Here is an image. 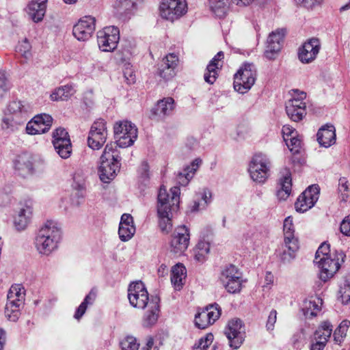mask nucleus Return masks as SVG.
<instances>
[{"label": "nucleus", "mask_w": 350, "mask_h": 350, "mask_svg": "<svg viewBox=\"0 0 350 350\" xmlns=\"http://www.w3.org/2000/svg\"><path fill=\"white\" fill-rule=\"evenodd\" d=\"M171 211H165L164 213H158L159 217V226L163 232H168L172 226L170 217Z\"/></svg>", "instance_id": "nucleus-39"}, {"label": "nucleus", "mask_w": 350, "mask_h": 350, "mask_svg": "<svg viewBox=\"0 0 350 350\" xmlns=\"http://www.w3.org/2000/svg\"><path fill=\"white\" fill-rule=\"evenodd\" d=\"M213 341V335L208 333L200 339L198 346H195L193 350H206V348L212 344Z\"/></svg>", "instance_id": "nucleus-49"}, {"label": "nucleus", "mask_w": 350, "mask_h": 350, "mask_svg": "<svg viewBox=\"0 0 350 350\" xmlns=\"http://www.w3.org/2000/svg\"><path fill=\"white\" fill-rule=\"evenodd\" d=\"M327 342L325 340H315L310 346V350H323Z\"/></svg>", "instance_id": "nucleus-64"}, {"label": "nucleus", "mask_w": 350, "mask_h": 350, "mask_svg": "<svg viewBox=\"0 0 350 350\" xmlns=\"http://www.w3.org/2000/svg\"><path fill=\"white\" fill-rule=\"evenodd\" d=\"M345 255L342 252L332 254L329 257H322L319 261L321 269L319 275L323 281H327L332 278L338 271Z\"/></svg>", "instance_id": "nucleus-4"}, {"label": "nucleus", "mask_w": 350, "mask_h": 350, "mask_svg": "<svg viewBox=\"0 0 350 350\" xmlns=\"http://www.w3.org/2000/svg\"><path fill=\"white\" fill-rule=\"evenodd\" d=\"M57 242L52 238L39 235L36 238V248L40 254L48 255L57 247Z\"/></svg>", "instance_id": "nucleus-24"}, {"label": "nucleus", "mask_w": 350, "mask_h": 350, "mask_svg": "<svg viewBox=\"0 0 350 350\" xmlns=\"http://www.w3.org/2000/svg\"><path fill=\"white\" fill-rule=\"evenodd\" d=\"M31 46L27 39H24L18 46V51L23 57L27 58L31 55Z\"/></svg>", "instance_id": "nucleus-51"}, {"label": "nucleus", "mask_w": 350, "mask_h": 350, "mask_svg": "<svg viewBox=\"0 0 350 350\" xmlns=\"http://www.w3.org/2000/svg\"><path fill=\"white\" fill-rule=\"evenodd\" d=\"M276 318H277L276 311L272 310L268 317L267 322L266 324V327L268 329H272L273 328L274 324L276 321Z\"/></svg>", "instance_id": "nucleus-63"}, {"label": "nucleus", "mask_w": 350, "mask_h": 350, "mask_svg": "<svg viewBox=\"0 0 350 350\" xmlns=\"http://www.w3.org/2000/svg\"><path fill=\"white\" fill-rule=\"evenodd\" d=\"M242 278L224 281L225 288L230 293H239L242 288Z\"/></svg>", "instance_id": "nucleus-43"}, {"label": "nucleus", "mask_w": 350, "mask_h": 350, "mask_svg": "<svg viewBox=\"0 0 350 350\" xmlns=\"http://www.w3.org/2000/svg\"><path fill=\"white\" fill-rule=\"evenodd\" d=\"M20 309L15 306L10 308V304L6 303L5 308V315L9 321H15L19 317Z\"/></svg>", "instance_id": "nucleus-47"}, {"label": "nucleus", "mask_w": 350, "mask_h": 350, "mask_svg": "<svg viewBox=\"0 0 350 350\" xmlns=\"http://www.w3.org/2000/svg\"><path fill=\"white\" fill-rule=\"evenodd\" d=\"M255 72L252 64H243L234 75V89L241 94L247 92L255 83Z\"/></svg>", "instance_id": "nucleus-3"}, {"label": "nucleus", "mask_w": 350, "mask_h": 350, "mask_svg": "<svg viewBox=\"0 0 350 350\" xmlns=\"http://www.w3.org/2000/svg\"><path fill=\"white\" fill-rule=\"evenodd\" d=\"M286 146L293 154H297L301 149V141L296 136H293L289 138V140H284Z\"/></svg>", "instance_id": "nucleus-46"}, {"label": "nucleus", "mask_w": 350, "mask_h": 350, "mask_svg": "<svg viewBox=\"0 0 350 350\" xmlns=\"http://www.w3.org/2000/svg\"><path fill=\"white\" fill-rule=\"evenodd\" d=\"M25 293L24 288L21 284H14L11 286L8 293V297L11 298L25 300Z\"/></svg>", "instance_id": "nucleus-44"}, {"label": "nucleus", "mask_w": 350, "mask_h": 350, "mask_svg": "<svg viewBox=\"0 0 350 350\" xmlns=\"http://www.w3.org/2000/svg\"><path fill=\"white\" fill-rule=\"evenodd\" d=\"M31 213V211L29 207L23 208L20 210L18 215V221L16 219L14 221V224L18 229H23L26 226Z\"/></svg>", "instance_id": "nucleus-38"}, {"label": "nucleus", "mask_w": 350, "mask_h": 350, "mask_svg": "<svg viewBox=\"0 0 350 350\" xmlns=\"http://www.w3.org/2000/svg\"><path fill=\"white\" fill-rule=\"evenodd\" d=\"M95 29V19L91 16H85L74 26L73 34L79 41L90 39Z\"/></svg>", "instance_id": "nucleus-14"}, {"label": "nucleus", "mask_w": 350, "mask_h": 350, "mask_svg": "<svg viewBox=\"0 0 350 350\" xmlns=\"http://www.w3.org/2000/svg\"><path fill=\"white\" fill-rule=\"evenodd\" d=\"M198 252L196 254V256L198 259L200 258V256H202L204 254H206L209 252V245L206 243H199L197 247Z\"/></svg>", "instance_id": "nucleus-59"}, {"label": "nucleus", "mask_w": 350, "mask_h": 350, "mask_svg": "<svg viewBox=\"0 0 350 350\" xmlns=\"http://www.w3.org/2000/svg\"><path fill=\"white\" fill-rule=\"evenodd\" d=\"M178 57L174 53H170L165 56V57L163 60V65L166 66H170L172 68L174 69L177 62H178Z\"/></svg>", "instance_id": "nucleus-55"}, {"label": "nucleus", "mask_w": 350, "mask_h": 350, "mask_svg": "<svg viewBox=\"0 0 350 350\" xmlns=\"http://www.w3.org/2000/svg\"><path fill=\"white\" fill-rule=\"evenodd\" d=\"M39 235L44 236L53 239L58 242L61 237L60 228L53 221H47L44 226L40 229Z\"/></svg>", "instance_id": "nucleus-27"}, {"label": "nucleus", "mask_w": 350, "mask_h": 350, "mask_svg": "<svg viewBox=\"0 0 350 350\" xmlns=\"http://www.w3.org/2000/svg\"><path fill=\"white\" fill-rule=\"evenodd\" d=\"M284 33L282 31H275L270 33L267 44L270 46H276V45L280 46V42L283 40Z\"/></svg>", "instance_id": "nucleus-45"}, {"label": "nucleus", "mask_w": 350, "mask_h": 350, "mask_svg": "<svg viewBox=\"0 0 350 350\" xmlns=\"http://www.w3.org/2000/svg\"><path fill=\"white\" fill-rule=\"evenodd\" d=\"M53 119L47 114L35 116L27 124L26 131L29 135H40L49 130Z\"/></svg>", "instance_id": "nucleus-13"}, {"label": "nucleus", "mask_w": 350, "mask_h": 350, "mask_svg": "<svg viewBox=\"0 0 350 350\" xmlns=\"http://www.w3.org/2000/svg\"><path fill=\"white\" fill-rule=\"evenodd\" d=\"M124 75L129 84H132L135 82L136 76L133 70L131 67H127L125 68Z\"/></svg>", "instance_id": "nucleus-60"}, {"label": "nucleus", "mask_w": 350, "mask_h": 350, "mask_svg": "<svg viewBox=\"0 0 350 350\" xmlns=\"http://www.w3.org/2000/svg\"><path fill=\"white\" fill-rule=\"evenodd\" d=\"M139 310H143L142 322L144 325L149 326L154 324L159 316V301L157 298H151V301L148 303L144 308H141Z\"/></svg>", "instance_id": "nucleus-18"}, {"label": "nucleus", "mask_w": 350, "mask_h": 350, "mask_svg": "<svg viewBox=\"0 0 350 350\" xmlns=\"http://www.w3.org/2000/svg\"><path fill=\"white\" fill-rule=\"evenodd\" d=\"M120 170L119 161L101 162L99 168L100 178L104 183L113 179Z\"/></svg>", "instance_id": "nucleus-21"}, {"label": "nucleus", "mask_w": 350, "mask_h": 350, "mask_svg": "<svg viewBox=\"0 0 350 350\" xmlns=\"http://www.w3.org/2000/svg\"><path fill=\"white\" fill-rule=\"evenodd\" d=\"M73 94V89L70 86H64L56 90L51 94V98L53 100H66Z\"/></svg>", "instance_id": "nucleus-34"}, {"label": "nucleus", "mask_w": 350, "mask_h": 350, "mask_svg": "<svg viewBox=\"0 0 350 350\" xmlns=\"http://www.w3.org/2000/svg\"><path fill=\"white\" fill-rule=\"evenodd\" d=\"M298 4L306 8H313L317 4L321 3L323 0H295Z\"/></svg>", "instance_id": "nucleus-62"}, {"label": "nucleus", "mask_w": 350, "mask_h": 350, "mask_svg": "<svg viewBox=\"0 0 350 350\" xmlns=\"http://www.w3.org/2000/svg\"><path fill=\"white\" fill-rule=\"evenodd\" d=\"M330 256H332V254H330V245L325 242L319 247L315 258L321 259L322 257H329Z\"/></svg>", "instance_id": "nucleus-52"}, {"label": "nucleus", "mask_w": 350, "mask_h": 350, "mask_svg": "<svg viewBox=\"0 0 350 350\" xmlns=\"http://www.w3.org/2000/svg\"><path fill=\"white\" fill-rule=\"evenodd\" d=\"M282 134L284 140H289V138L296 135L295 129L288 124L283 126Z\"/></svg>", "instance_id": "nucleus-61"}, {"label": "nucleus", "mask_w": 350, "mask_h": 350, "mask_svg": "<svg viewBox=\"0 0 350 350\" xmlns=\"http://www.w3.org/2000/svg\"><path fill=\"white\" fill-rule=\"evenodd\" d=\"M174 99L168 97L159 100L153 109L157 116H165L174 109Z\"/></svg>", "instance_id": "nucleus-31"}, {"label": "nucleus", "mask_w": 350, "mask_h": 350, "mask_svg": "<svg viewBox=\"0 0 350 350\" xmlns=\"http://www.w3.org/2000/svg\"><path fill=\"white\" fill-rule=\"evenodd\" d=\"M280 50V46L276 45V46H274L267 44L266 50L265 52V56L270 59H274Z\"/></svg>", "instance_id": "nucleus-58"}, {"label": "nucleus", "mask_w": 350, "mask_h": 350, "mask_svg": "<svg viewBox=\"0 0 350 350\" xmlns=\"http://www.w3.org/2000/svg\"><path fill=\"white\" fill-rule=\"evenodd\" d=\"M186 276V268L182 263H177L172 267L171 282L174 288L180 290L183 287Z\"/></svg>", "instance_id": "nucleus-23"}, {"label": "nucleus", "mask_w": 350, "mask_h": 350, "mask_svg": "<svg viewBox=\"0 0 350 350\" xmlns=\"http://www.w3.org/2000/svg\"><path fill=\"white\" fill-rule=\"evenodd\" d=\"M188 11L186 0H161L159 5L161 17L169 22L174 23L185 16Z\"/></svg>", "instance_id": "nucleus-1"}, {"label": "nucleus", "mask_w": 350, "mask_h": 350, "mask_svg": "<svg viewBox=\"0 0 350 350\" xmlns=\"http://www.w3.org/2000/svg\"><path fill=\"white\" fill-rule=\"evenodd\" d=\"M172 196L169 198L165 188L161 187L158 194L157 213L171 211L172 209L177 208L179 204L180 191L178 187H174L170 190Z\"/></svg>", "instance_id": "nucleus-10"}, {"label": "nucleus", "mask_w": 350, "mask_h": 350, "mask_svg": "<svg viewBox=\"0 0 350 350\" xmlns=\"http://www.w3.org/2000/svg\"><path fill=\"white\" fill-rule=\"evenodd\" d=\"M38 1H31L28 8V13L34 22H39L42 20L46 10V0H39Z\"/></svg>", "instance_id": "nucleus-25"}, {"label": "nucleus", "mask_w": 350, "mask_h": 350, "mask_svg": "<svg viewBox=\"0 0 350 350\" xmlns=\"http://www.w3.org/2000/svg\"><path fill=\"white\" fill-rule=\"evenodd\" d=\"M242 274L234 265H230L222 271L223 282L242 278Z\"/></svg>", "instance_id": "nucleus-37"}, {"label": "nucleus", "mask_w": 350, "mask_h": 350, "mask_svg": "<svg viewBox=\"0 0 350 350\" xmlns=\"http://www.w3.org/2000/svg\"><path fill=\"white\" fill-rule=\"evenodd\" d=\"M144 0H118L117 4L120 8H122L126 10L135 9L137 5L143 3Z\"/></svg>", "instance_id": "nucleus-48"}, {"label": "nucleus", "mask_w": 350, "mask_h": 350, "mask_svg": "<svg viewBox=\"0 0 350 350\" xmlns=\"http://www.w3.org/2000/svg\"><path fill=\"white\" fill-rule=\"evenodd\" d=\"M210 8L214 14L219 18L224 17L230 6L229 0H209Z\"/></svg>", "instance_id": "nucleus-28"}, {"label": "nucleus", "mask_w": 350, "mask_h": 350, "mask_svg": "<svg viewBox=\"0 0 350 350\" xmlns=\"http://www.w3.org/2000/svg\"><path fill=\"white\" fill-rule=\"evenodd\" d=\"M14 167L25 176L33 172L31 158L27 155L19 156L14 161Z\"/></svg>", "instance_id": "nucleus-29"}, {"label": "nucleus", "mask_w": 350, "mask_h": 350, "mask_svg": "<svg viewBox=\"0 0 350 350\" xmlns=\"http://www.w3.org/2000/svg\"><path fill=\"white\" fill-rule=\"evenodd\" d=\"M189 239L188 229L185 226H179L171 241V252L174 254H183L189 246Z\"/></svg>", "instance_id": "nucleus-15"}, {"label": "nucleus", "mask_w": 350, "mask_h": 350, "mask_svg": "<svg viewBox=\"0 0 350 350\" xmlns=\"http://www.w3.org/2000/svg\"><path fill=\"white\" fill-rule=\"evenodd\" d=\"M320 42L317 38H312L304 42L299 49L298 57L303 63H310L314 60L319 53Z\"/></svg>", "instance_id": "nucleus-17"}, {"label": "nucleus", "mask_w": 350, "mask_h": 350, "mask_svg": "<svg viewBox=\"0 0 350 350\" xmlns=\"http://www.w3.org/2000/svg\"><path fill=\"white\" fill-rule=\"evenodd\" d=\"M332 332V325L327 321L323 322L314 333V339L325 340V342H327Z\"/></svg>", "instance_id": "nucleus-33"}, {"label": "nucleus", "mask_w": 350, "mask_h": 350, "mask_svg": "<svg viewBox=\"0 0 350 350\" xmlns=\"http://www.w3.org/2000/svg\"><path fill=\"white\" fill-rule=\"evenodd\" d=\"M319 193L320 189L318 185L309 186L297 199L295 203L296 211L304 213L312 208L317 202Z\"/></svg>", "instance_id": "nucleus-9"}, {"label": "nucleus", "mask_w": 350, "mask_h": 350, "mask_svg": "<svg viewBox=\"0 0 350 350\" xmlns=\"http://www.w3.org/2000/svg\"><path fill=\"white\" fill-rule=\"evenodd\" d=\"M119 39V30L113 26L106 27L98 32V46L104 52L113 51L117 47Z\"/></svg>", "instance_id": "nucleus-7"}, {"label": "nucleus", "mask_w": 350, "mask_h": 350, "mask_svg": "<svg viewBox=\"0 0 350 350\" xmlns=\"http://www.w3.org/2000/svg\"><path fill=\"white\" fill-rule=\"evenodd\" d=\"M122 350H138L139 343L136 338L132 336H127L120 342Z\"/></svg>", "instance_id": "nucleus-40"}, {"label": "nucleus", "mask_w": 350, "mask_h": 350, "mask_svg": "<svg viewBox=\"0 0 350 350\" xmlns=\"http://www.w3.org/2000/svg\"><path fill=\"white\" fill-rule=\"evenodd\" d=\"M340 230L342 234L350 237V215L343 219L340 224Z\"/></svg>", "instance_id": "nucleus-57"}, {"label": "nucleus", "mask_w": 350, "mask_h": 350, "mask_svg": "<svg viewBox=\"0 0 350 350\" xmlns=\"http://www.w3.org/2000/svg\"><path fill=\"white\" fill-rule=\"evenodd\" d=\"M195 323L196 325L200 329H205L211 325V323L210 322L208 315L204 310L196 315Z\"/></svg>", "instance_id": "nucleus-41"}, {"label": "nucleus", "mask_w": 350, "mask_h": 350, "mask_svg": "<svg viewBox=\"0 0 350 350\" xmlns=\"http://www.w3.org/2000/svg\"><path fill=\"white\" fill-rule=\"evenodd\" d=\"M306 97L305 92H300L299 98H292L286 103V113L292 120L298 122L306 115Z\"/></svg>", "instance_id": "nucleus-12"}, {"label": "nucleus", "mask_w": 350, "mask_h": 350, "mask_svg": "<svg viewBox=\"0 0 350 350\" xmlns=\"http://www.w3.org/2000/svg\"><path fill=\"white\" fill-rule=\"evenodd\" d=\"M339 297L344 304L350 303V279H345L340 284Z\"/></svg>", "instance_id": "nucleus-35"}, {"label": "nucleus", "mask_w": 350, "mask_h": 350, "mask_svg": "<svg viewBox=\"0 0 350 350\" xmlns=\"http://www.w3.org/2000/svg\"><path fill=\"white\" fill-rule=\"evenodd\" d=\"M107 135L106 122L102 119L97 120L90 128L88 138L89 148L92 150H100L105 144Z\"/></svg>", "instance_id": "nucleus-6"}, {"label": "nucleus", "mask_w": 350, "mask_h": 350, "mask_svg": "<svg viewBox=\"0 0 350 350\" xmlns=\"http://www.w3.org/2000/svg\"><path fill=\"white\" fill-rule=\"evenodd\" d=\"M348 325L346 321H342L337 327V329L334 332V340L340 343L344 339V338L347 336V333L348 331Z\"/></svg>", "instance_id": "nucleus-42"}, {"label": "nucleus", "mask_w": 350, "mask_h": 350, "mask_svg": "<svg viewBox=\"0 0 350 350\" xmlns=\"http://www.w3.org/2000/svg\"><path fill=\"white\" fill-rule=\"evenodd\" d=\"M116 148L112 143L107 144L100 157L101 162L119 161L118 156L115 154Z\"/></svg>", "instance_id": "nucleus-36"}, {"label": "nucleus", "mask_w": 350, "mask_h": 350, "mask_svg": "<svg viewBox=\"0 0 350 350\" xmlns=\"http://www.w3.org/2000/svg\"><path fill=\"white\" fill-rule=\"evenodd\" d=\"M53 144L57 154L63 159H68L72 153L70 136L64 129H57L53 135Z\"/></svg>", "instance_id": "nucleus-11"}, {"label": "nucleus", "mask_w": 350, "mask_h": 350, "mask_svg": "<svg viewBox=\"0 0 350 350\" xmlns=\"http://www.w3.org/2000/svg\"><path fill=\"white\" fill-rule=\"evenodd\" d=\"M135 232L133 217L129 214H123L120 219L118 230L120 238L122 241H126L133 236Z\"/></svg>", "instance_id": "nucleus-19"}, {"label": "nucleus", "mask_w": 350, "mask_h": 350, "mask_svg": "<svg viewBox=\"0 0 350 350\" xmlns=\"http://www.w3.org/2000/svg\"><path fill=\"white\" fill-rule=\"evenodd\" d=\"M284 237L291 236L294 234V226L293 219L287 217L284 221Z\"/></svg>", "instance_id": "nucleus-56"}, {"label": "nucleus", "mask_w": 350, "mask_h": 350, "mask_svg": "<svg viewBox=\"0 0 350 350\" xmlns=\"http://www.w3.org/2000/svg\"><path fill=\"white\" fill-rule=\"evenodd\" d=\"M322 300L319 298H312L304 301L302 311L306 317H315L317 312L321 308Z\"/></svg>", "instance_id": "nucleus-26"}, {"label": "nucleus", "mask_w": 350, "mask_h": 350, "mask_svg": "<svg viewBox=\"0 0 350 350\" xmlns=\"http://www.w3.org/2000/svg\"><path fill=\"white\" fill-rule=\"evenodd\" d=\"M174 70L170 66L167 67L162 64L159 68V75L164 80L167 81L173 77L174 75Z\"/></svg>", "instance_id": "nucleus-53"}, {"label": "nucleus", "mask_w": 350, "mask_h": 350, "mask_svg": "<svg viewBox=\"0 0 350 350\" xmlns=\"http://www.w3.org/2000/svg\"><path fill=\"white\" fill-rule=\"evenodd\" d=\"M223 57V53L221 51L218 52L207 66V72L204 75V80L206 83L213 84L215 82L217 78V70L221 67L219 62Z\"/></svg>", "instance_id": "nucleus-22"}, {"label": "nucleus", "mask_w": 350, "mask_h": 350, "mask_svg": "<svg viewBox=\"0 0 350 350\" xmlns=\"http://www.w3.org/2000/svg\"><path fill=\"white\" fill-rule=\"evenodd\" d=\"M94 296L92 297V294L90 293L86 296L84 301L77 308L76 313L75 314V318L77 319H79L85 312L87 310L88 305L91 304L90 300L93 299Z\"/></svg>", "instance_id": "nucleus-50"}, {"label": "nucleus", "mask_w": 350, "mask_h": 350, "mask_svg": "<svg viewBox=\"0 0 350 350\" xmlns=\"http://www.w3.org/2000/svg\"><path fill=\"white\" fill-rule=\"evenodd\" d=\"M128 298L130 304L135 308H144L151 301L148 292L141 281L131 283L128 289Z\"/></svg>", "instance_id": "nucleus-5"}, {"label": "nucleus", "mask_w": 350, "mask_h": 350, "mask_svg": "<svg viewBox=\"0 0 350 350\" xmlns=\"http://www.w3.org/2000/svg\"><path fill=\"white\" fill-rule=\"evenodd\" d=\"M114 135L116 144L120 148L131 146L137 137L136 126L128 120L116 122L114 126Z\"/></svg>", "instance_id": "nucleus-2"}, {"label": "nucleus", "mask_w": 350, "mask_h": 350, "mask_svg": "<svg viewBox=\"0 0 350 350\" xmlns=\"http://www.w3.org/2000/svg\"><path fill=\"white\" fill-rule=\"evenodd\" d=\"M249 172L252 179L257 183H263L268 178L269 162L260 154H256L250 165Z\"/></svg>", "instance_id": "nucleus-8"}, {"label": "nucleus", "mask_w": 350, "mask_h": 350, "mask_svg": "<svg viewBox=\"0 0 350 350\" xmlns=\"http://www.w3.org/2000/svg\"><path fill=\"white\" fill-rule=\"evenodd\" d=\"M292 188L291 174L286 172L281 181V189L278 191L277 196L280 200H286L291 194Z\"/></svg>", "instance_id": "nucleus-32"}, {"label": "nucleus", "mask_w": 350, "mask_h": 350, "mask_svg": "<svg viewBox=\"0 0 350 350\" xmlns=\"http://www.w3.org/2000/svg\"><path fill=\"white\" fill-rule=\"evenodd\" d=\"M285 246L288 248L289 252L286 253V251L282 254L281 258L283 261H288L292 259L294 256L293 253L298 250L299 244L297 239L295 237L294 234L291 236L284 237Z\"/></svg>", "instance_id": "nucleus-30"}, {"label": "nucleus", "mask_w": 350, "mask_h": 350, "mask_svg": "<svg viewBox=\"0 0 350 350\" xmlns=\"http://www.w3.org/2000/svg\"><path fill=\"white\" fill-rule=\"evenodd\" d=\"M230 341V347L237 349L243 341V327L241 321L232 320L229 321L225 331Z\"/></svg>", "instance_id": "nucleus-16"}, {"label": "nucleus", "mask_w": 350, "mask_h": 350, "mask_svg": "<svg viewBox=\"0 0 350 350\" xmlns=\"http://www.w3.org/2000/svg\"><path fill=\"white\" fill-rule=\"evenodd\" d=\"M317 141L320 146L328 148L336 142V130L334 126L327 125L319 129Z\"/></svg>", "instance_id": "nucleus-20"}, {"label": "nucleus", "mask_w": 350, "mask_h": 350, "mask_svg": "<svg viewBox=\"0 0 350 350\" xmlns=\"http://www.w3.org/2000/svg\"><path fill=\"white\" fill-rule=\"evenodd\" d=\"M206 313L208 315L211 325L219 317L220 312L217 307L211 306L204 309Z\"/></svg>", "instance_id": "nucleus-54"}]
</instances>
